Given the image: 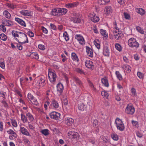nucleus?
Returning <instances> with one entry per match:
<instances>
[{"label":"nucleus","instance_id":"32","mask_svg":"<svg viewBox=\"0 0 146 146\" xmlns=\"http://www.w3.org/2000/svg\"><path fill=\"white\" fill-rule=\"evenodd\" d=\"M4 15L7 19H9L10 18L11 15L10 14L7 10H5L3 12Z\"/></svg>","mask_w":146,"mask_h":146},{"label":"nucleus","instance_id":"52","mask_svg":"<svg viewBox=\"0 0 146 146\" xmlns=\"http://www.w3.org/2000/svg\"><path fill=\"white\" fill-rule=\"evenodd\" d=\"M98 2L100 5H105L106 4L104 0H98Z\"/></svg>","mask_w":146,"mask_h":146},{"label":"nucleus","instance_id":"24","mask_svg":"<svg viewBox=\"0 0 146 146\" xmlns=\"http://www.w3.org/2000/svg\"><path fill=\"white\" fill-rule=\"evenodd\" d=\"M29 56L32 58H35L36 59H38V54L35 52L31 53Z\"/></svg>","mask_w":146,"mask_h":146},{"label":"nucleus","instance_id":"48","mask_svg":"<svg viewBox=\"0 0 146 146\" xmlns=\"http://www.w3.org/2000/svg\"><path fill=\"white\" fill-rule=\"evenodd\" d=\"M4 25H0V29L3 32L5 33L6 31V29Z\"/></svg>","mask_w":146,"mask_h":146},{"label":"nucleus","instance_id":"36","mask_svg":"<svg viewBox=\"0 0 146 146\" xmlns=\"http://www.w3.org/2000/svg\"><path fill=\"white\" fill-rule=\"evenodd\" d=\"M115 123L116 124V125H118L119 124H123V123L121 119L118 118H117L116 119Z\"/></svg>","mask_w":146,"mask_h":146},{"label":"nucleus","instance_id":"62","mask_svg":"<svg viewBox=\"0 0 146 146\" xmlns=\"http://www.w3.org/2000/svg\"><path fill=\"white\" fill-rule=\"evenodd\" d=\"M50 26L51 27V29L54 30H56V27L55 26V25L52 24L51 23L50 24Z\"/></svg>","mask_w":146,"mask_h":146},{"label":"nucleus","instance_id":"29","mask_svg":"<svg viewBox=\"0 0 146 146\" xmlns=\"http://www.w3.org/2000/svg\"><path fill=\"white\" fill-rule=\"evenodd\" d=\"M136 11L137 13L142 15H144L145 13V11L141 8H137Z\"/></svg>","mask_w":146,"mask_h":146},{"label":"nucleus","instance_id":"14","mask_svg":"<svg viewBox=\"0 0 146 146\" xmlns=\"http://www.w3.org/2000/svg\"><path fill=\"white\" fill-rule=\"evenodd\" d=\"M20 13L21 14L24 16H32V13L31 11L23 10L20 11Z\"/></svg>","mask_w":146,"mask_h":146},{"label":"nucleus","instance_id":"55","mask_svg":"<svg viewBox=\"0 0 146 146\" xmlns=\"http://www.w3.org/2000/svg\"><path fill=\"white\" fill-rule=\"evenodd\" d=\"M38 48L39 49L42 50H44L45 49V46L44 45L41 44L38 45Z\"/></svg>","mask_w":146,"mask_h":146},{"label":"nucleus","instance_id":"27","mask_svg":"<svg viewBox=\"0 0 146 146\" xmlns=\"http://www.w3.org/2000/svg\"><path fill=\"white\" fill-rule=\"evenodd\" d=\"M117 129L121 131H123L125 129V127L123 123L116 125Z\"/></svg>","mask_w":146,"mask_h":146},{"label":"nucleus","instance_id":"58","mask_svg":"<svg viewBox=\"0 0 146 146\" xmlns=\"http://www.w3.org/2000/svg\"><path fill=\"white\" fill-rule=\"evenodd\" d=\"M28 98L29 100L30 101H31L32 99L34 98V96L31 94H29L28 95Z\"/></svg>","mask_w":146,"mask_h":146},{"label":"nucleus","instance_id":"7","mask_svg":"<svg viewBox=\"0 0 146 146\" xmlns=\"http://www.w3.org/2000/svg\"><path fill=\"white\" fill-rule=\"evenodd\" d=\"M73 80L81 88L83 87L82 83L79 78L75 76L73 77Z\"/></svg>","mask_w":146,"mask_h":146},{"label":"nucleus","instance_id":"64","mask_svg":"<svg viewBox=\"0 0 146 146\" xmlns=\"http://www.w3.org/2000/svg\"><path fill=\"white\" fill-rule=\"evenodd\" d=\"M73 17H78L80 16V14L76 12H74L73 13Z\"/></svg>","mask_w":146,"mask_h":146},{"label":"nucleus","instance_id":"26","mask_svg":"<svg viewBox=\"0 0 146 146\" xmlns=\"http://www.w3.org/2000/svg\"><path fill=\"white\" fill-rule=\"evenodd\" d=\"M51 104L55 108H58L59 107V105L57 102L54 100H52Z\"/></svg>","mask_w":146,"mask_h":146},{"label":"nucleus","instance_id":"3","mask_svg":"<svg viewBox=\"0 0 146 146\" xmlns=\"http://www.w3.org/2000/svg\"><path fill=\"white\" fill-rule=\"evenodd\" d=\"M48 78L50 81L52 83L56 81V74L54 72L48 70Z\"/></svg>","mask_w":146,"mask_h":146},{"label":"nucleus","instance_id":"22","mask_svg":"<svg viewBox=\"0 0 146 146\" xmlns=\"http://www.w3.org/2000/svg\"><path fill=\"white\" fill-rule=\"evenodd\" d=\"M91 21L94 23L98 22L99 20V17L96 16V15H92V17H90Z\"/></svg>","mask_w":146,"mask_h":146},{"label":"nucleus","instance_id":"37","mask_svg":"<svg viewBox=\"0 0 146 146\" xmlns=\"http://www.w3.org/2000/svg\"><path fill=\"white\" fill-rule=\"evenodd\" d=\"M72 138L76 139V140L78 139L80 136L79 134L76 132H75L73 134Z\"/></svg>","mask_w":146,"mask_h":146},{"label":"nucleus","instance_id":"18","mask_svg":"<svg viewBox=\"0 0 146 146\" xmlns=\"http://www.w3.org/2000/svg\"><path fill=\"white\" fill-rule=\"evenodd\" d=\"M118 34L114 35L115 38L117 40H119L121 38V36L123 35L122 32L121 31H120V29H118Z\"/></svg>","mask_w":146,"mask_h":146},{"label":"nucleus","instance_id":"10","mask_svg":"<svg viewBox=\"0 0 146 146\" xmlns=\"http://www.w3.org/2000/svg\"><path fill=\"white\" fill-rule=\"evenodd\" d=\"M78 108L79 110L85 111L86 110L87 106L83 103H80L78 104Z\"/></svg>","mask_w":146,"mask_h":146},{"label":"nucleus","instance_id":"50","mask_svg":"<svg viewBox=\"0 0 146 146\" xmlns=\"http://www.w3.org/2000/svg\"><path fill=\"white\" fill-rule=\"evenodd\" d=\"M31 102L35 105L37 106L38 105V103L36 99L34 98L32 99L31 101Z\"/></svg>","mask_w":146,"mask_h":146},{"label":"nucleus","instance_id":"63","mask_svg":"<svg viewBox=\"0 0 146 146\" xmlns=\"http://www.w3.org/2000/svg\"><path fill=\"white\" fill-rule=\"evenodd\" d=\"M16 46H17V48L19 50H22L23 48L22 46L20 44H17Z\"/></svg>","mask_w":146,"mask_h":146},{"label":"nucleus","instance_id":"19","mask_svg":"<svg viewBox=\"0 0 146 146\" xmlns=\"http://www.w3.org/2000/svg\"><path fill=\"white\" fill-rule=\"evenodd\" d=\"M78 3L74 2L71 3L67 4L66 5V6L68 8H73L78 5Z\"/></svg>","mask_w":146,"mask_h":146},{"label":"nucleus","instance_id":"57","mask_svg":"<svg viewBox=\"0 0 146 146\" xmlns=\"http://www.w3.org/2000/svg\"><path fill=\"white\" fill-rule=\"evenodd\" d=\"M137 75L138 76L140 79L143 78V74L140 72H138L137 73Z\"/></svg>","mask_w":146,"mask_h":146},{"label":"nucleus","instance_id":"42","mask_svg":"<svg viewBox=\"0 0 146 146\" xmlns=\"http://www.w3.org/2000/svg\"><path fill=\"white\" fill-rule=\"evenodd\" d=\"M0 38L5 41L7 40V36L5 34L2 33L0 35Z\"/></svg>","mask_w":146,"mask_h":146},{"label":"nucleus","instance_id":"16","mask_svg":"<svg viewBox=\"0 0 146 146\" xmlns=\"http://www.w3.org/2000/svg\"><path fill=\"white\" fill-rule=\"evenodd\" d=\"M20 130L21 132L23 134L27 136H30L28 130L25 127H21Z\"/></svg>","mask_w":146,"mask_h":146},{"label":"nucleus","instance_id":"45","mask_svg":"<svg viewBox=\"0 0 146 146\" xmlns=\"http://www.w3.org/2000/svg\"><path fill=\"white\" fill-rule=\"evenodd\" d=\"M76 71L78 73L80 74H85V73L83 70L80 68H76Z\"/></svg>","mask_w":146,"mask_h":146},{"label":"nucleus","instance_id":"38","mask_svg":"<svg viewBox=\"0 0 146 146\" xmlns=\"http://www.w3.org/2000/svg\"><path fill=\"white\" fill-rule=\"evenodd\" d=\"M100 32L101 34L103 35L104 37L106 38L108 37V35L106 34V32L105 30L101 29L100 30Z\"/></svg>","mask_w":146,"mask_h":146},{"label":"nucleus","instance_id":"1","mask_svg":"<svg viewBox=\"0 0 146 146\" xmlns=\"http://www.w3.org/2000/svg\"><path fill=\"white\" fill-rule=\"evenodd\" d=\"M129 46L132 48H138L139 46V44L137 42L135 38H130L128 41Z\"/></svg>","mask_w":146,"mask_h":146},{"label":"nucleus","instance_id":"9","mask_svg":"<svg viewBox=\"0 0 146 146\" xmlns=\"http://www.w3.org/2000/svg\"><path fill=\"white\" fill-rule=\"evenodd\" d=\"M86 52L87 55L90 57L93 56V53L92 49L88 46H86Z\"/></svg>","mask_w":146,"mask_h":146},{"label":"nucleus","instance_id":"34","mask_svg":"<svg viewBox=\"0 0 146 146\" xmlns=\"http://www.w3.org/2000/svg\"><path fill=\"white\" fill-rule=\"evenodd\" d=\"M115 74L118 79L120 80H122L123 79L122 76L121 74L119 72L116 71L115 72Z\"/></svg>","mask_w":146,"mask_h":146},{"label":"nucleus","instance_id":"60","mask_svg":"<svg viewBox=\"0 0 146 146\" xmlns=\"http://www.w3.org/2000/svg\"><path fill=\"white\" fill-rule=\"evenodd\" d=\"M42 30V31L45 34H47L48 33V31L47 29L44 27H41Z\"/></svg>","mask_w":146,"mask_h":146},{"label":"nucleus","instance_id":"46","mask_svg":"<svg viewBox=\"0 0 146 146\" xmlns=\"http://www.w3.org/2000/svg\"><path fill=\"white\" fill-rule=\"evenodd\" d=\"M136 29L140 33L143 34L144 33V31L140 27L137 26L136 27Z\"/></svg>","mask_w":146,"mask_h":146},{"label":"nucleus","instance_id":"28","mask_svg":"<svg viewBox=\"0 0 146 146\" xmlns=\"http://www.w3.org/2000/svg\"><path fill=\"white\" fill-rule=\"evenodd\" d=\"M102 83L106 87H108L109 86V84L108 80L106 79L103 78L101 79Z\"/></svg>","mask_w":146,"mask_h":146},{"label":"nucleus","instance_id":"59","mask_svg":"<svg viewBox=\"0 0 146 146\" xmlns=\"http://www.w3.org/2000/svg\"><path fill=\"white\" fill-rule=\"evenodd\" d=\"M29 36L30 37H33L34 36V34L31 31H29L28 32Z\"/></svg>","mask_w":146,"mask_h":146},{"label":"nucleus","instance_id":"47","mask_svg":"<svg viewBox=\"0 0 146 146\" xmlns=\"http://www.w3.org/2000/svg\"><path fill=\"white\" fill-rule=\"evenodd\" d=\"M93 126L98 127V122L97 119L94 120L93 122Z\"/></svg>","mask_w":146,"mask_h":146},{"label":"nucleus","instance_id":"43","mask_svg":"<svg viewBox=\"0 0 146 146\" xmlns=\"http://www.w3.org/2000/svg\"><path fill=\"white\" fill-rule=\"evenodd\" d=\"M48 129H46L42 130L41 131V133L44 135L46 136L49 134L48 132Z\"/></svg>","mask_w":146,"mask_h":146},{"label":"nucleus","instance_id":"15","mask_svg":"<svg viewBox=\"0 0 146 146\" xmlns=\"http://www.w3.org/2000/svg\"><path fill=\"white\" fill-rule=\"evenodd\" d=\"M103 53L105 56H109L110 52L108 47L105 46L104 47Z\"/></svg>","mask_w":146,"mask_h":146},{"label":"nucleus","instance_id":"13","mask_svg":"<svg viewBox=\"0 0 146 146\" xmlns=\"http://www.w3.org/2000/svg\"><path fill=\"white\" fill-rule=\"evenodd\" d=\"M2 23L5 25L8 26H11L13 25V22L8 20H3Z\"/></svg>","mask_w":146,"mask_h":146},{"label":"nucleus","instance_id":"2","mask_svg":"<svg viewBox=\"0 0 146 146\" xmlns=\"http://www.w3.org/2000/svg\"><path fill=\"white\" fill-rule=\"evenodd\" d=\"M22 34L23 35H20L19 37L21 42H19V40H18L17 38H15V39L20 43L25 44L28 43L29 41L27 35L25 34Z\"/></svg>","mask_w":146,"mask_h":146},{"label":"nucleus","instance_id":"23","mask_svg":"<svg viewBox=\"0 0 146 146\" xmlns=\"http://www.w3.org/2000/svg\"><path fill=\"white\" fill-rule=\"evenodd\" d=\"M104 11L106 12L107 14H109L111 13L112 12V9L111 6H108L105 7Z\"/></svg>","mask_w":146,"mask_h":146},{"label":"nucleus","instance_id":"53","mask_svg":"<svg viewBox=\"0 0 146 146\" xmlns=\"http://www.w3.org/2000/svg\"><path fill=\"white\" fill-rule=\"evenodd\" d=\"M75 38L78 41H79L81 39H83V37L80 35H76L75 36Z\"/></svg>","mask_w":146,"mask_h":146},{"label":"nucleus","instance_id":"51","mask_svg":"<svg viewBox=\"0 0 146 146\" xmlns=\"http://www.w3.org/2000/svg\"><path fill=\"white\" fill-rule=\"evenodd\" d=\"M124 15L125 17V18L126 19H129L130 18V17L129 14L127 13L124 12Z\"/></svg>","mask_w":146,"mask_h":146},{"label":"nucleus","instance_id":"56","mask_svg":"<svg viewBox=\"0 0 146 146\" xmlns=\"http://www.w3.org/2000/svg\"><path fill=\"white\" fill-rule=\"evenodd\" d=\"M12 125L14 127H16L17 126V123L16 121L15 120H12L11 122Z\"/></svg>","mask_w":146,"mask_h":146},{"label":"nucleus","instance_id":"49","mask_svg":"<svg viewBox=\"0 0 146 146\" xmlns=\"http://www.w3.org/2000/svg\"><path fill=\"white\" fill-rule=\"evenodd\" d=\"M27 116L28 117L30 121H32L34 119L33 116L30 113H27Z\"/></svg>","mask_w":146,"mask_h":146},{"label":"nucleus","instance_id":"35","mask_svg":"<svg viewBox=\"0 0 146 146\" xmlns=\"http://www.w3.org/2000/svg\"><path fill=\"white\" fill-rule=\"evenodd\" d=\"M21 120L24 123H25L27 122V117L25 115L23 114H21Z\"/></svg>","mask_w":146,"mask_h":146},{"label":"nucleus","instance_id":"25","mask_svg":"<svg viewBox=\"0 0 146 146\" xmlns=\"http://www.w3.org/2000/svg\"><path fill=\"white\" fill-rule=\"evenodd\" d=\"M72 59L75 61L78 62L79 61V59L76 54L74 52L72 53Z\"/></svg>","mask_w":146,"mask_h":146},{"label":"nucleus","instance_id":"40","mask_svg":"<svg viewBox=\"0 0 146 146\" xmlns=\"http://www.w3.org/2000/svg\"><path fill=\"white\" fill-rule=\"evenodd\" d=\"M63 36L65 40L67 41L69 40L68 35V34L67 32L66 31L64 32L63 33Z\"/></svg>","mask_w":146,"mask_h":146},{"label":"nucleus","instance_id":"41","mask_svg":"<svg viewBox=\"0 0 146 146\" xmlns=\"http://www.w3.org/2000/svg\"><path fill=\"white\" fill-rule=\"evenodd\" d=\"M115 48L117 50L119 51H121L122 50L121 47V45L118 43H116L115 45Z\"/></svg>","mask_w":146,"mask_h":146},{"label":"nucleus","instance_id":"54","mask_svg":"<svg viewBox=\"0 0 146 146\" xmlns=\"http://www.w3.org/2000/svg\"><path fill=\"white\" fill-rule=\"evenodd\" d=\"M131 92L133 95L135 96L136 95V92L135 89L133 88H132L131 90Z\"/></svg>","mask_w":146,"mask_h":146},{"label":"nucleus","instance_id":"11","mask_svg":"<svg viewBox=\"0 0 146 146\" xmlns=\"http://www.w3.org/2000/svg\"><path fill=\"white\" fill-rule=\"evenodd\" d=\"M65 122L68 126H71L74 123V120L71 118H66Z\"/></svg>","mask_w":146,"mask_h":146},{"label":"nucleus","instance_id":"12","mask_svg":"<svg viewBox=\"0 0 146 146\" xmlns=\"http://www.w3.org/2000/svg\"><path fill=\"white\" fill-rule=\"evenodd\" d=\"M59 15H65L67 11V10L65 8H58V10Z\"/></svg>","mask_w":146,"mask_h":146},{"label":"nucleus","instance_id":"61","mask_svg":"<svg viewBox=\"0 0 146 146\" xmlns=\"http://www.w3.org/2000/svg\"><path fill=\"white\" fill-rule=\"evenodd\" d=\"M2 103L3 104L4 107L6 108H7L8 107V105L5 101H2Z\"/></svg>","mask_w":146,"mask_h":146},{"label":"nucleus","instance_id":"17","mask_svg":"<svg viewBox=\"0 0 146 146\" xmlns=\"http://www.w3.org/2000/svg\"><path fill=\"white\" fill-rule=\"evenodd\" d=\"M15 20L18 23H19L21 26L24 27H25L26 26L25 23L22 20L18 18H15Z\"/></svg>","mask_w":146,"mask_h":146},{"label":"nucleus","instance_id":"44","mask_svg":"<svg viewBox=\"0 0 146 146\" xmlns=\"http://www.w3.org/2000/svg\"><path fill=\"white\" fill-rule=\"evenodd\" d=\"M102 95L104 98H107L108 96V93L105 91H102L101 92Z\"/></svg>","mask_w":146,"mask_h":146},{"label":"nucleus","instance_id":"5","mask_svg":"<svg viewBox=\"0 0 146 146\" xmlns=\"http://www.w3.org/2000/svg\"><path fill=\"white\" fill-rule=\"evenodd\" d=\"M50 117L54 119H59L60 118V114L56 111H52L49 114Z\"/></svg>","mask_w":146,"mask_h":146},{"label":"nucleus","instance_id":"20","mask_svg":"<svg viewBox=\"0 0 146 146\" xmlns=\"http://www.w3.org/2000/svg\"><path fill=\"white\" fill-rule=\"evenodd\" d=\"M124 72L129 73L131 71V67L128 65H124L123 66Z\"/></svg>","mask_w":146,"mask_h":146},{"label":"nucleus","instance_id":"33","mask_svg":"<svg viewBox=\"0 0 146 146\" xmlns=\"http://www.w3.org/2000/svg\"><path fill=\"white\" fill-rule=\"evenodd\" d=\"M72 20L74 23H80L81 20L78 17H72Z\"/></svg>","mask_w":146,"mask_h":146},{"label":"nucleus","instance_id":"4","mask_svg":"<svg viewBox=\"0 0 146 146\" xmlns=\"http://www.w3.org/2000/svg\"><path fill=\"white\" fill-rule=\"evenodd\" d=\"M125 111L126 112L127 114L132 115L135 112V109L132 105L128 104L127 105Z\"/></svg>","mask_w":146,"mask_h":146},{"label":"nucleus","instance_id":"8","mask_svg":"<svg viewBox=\"0 0 146 146\" xmlns=\"http://www.w3.org/2000/svg\"><path fill=\"white\" fill-rule=\"evenodd\" d=\"M85 64L86 67L88 68L92 69L94 68L93 62L90 60H86L85 62Z\"/></svg>","mask_w":146,"mask_h":146},{"label":"nucleus","instance_id":"39","mask_svg":"<svg viewBox=\"0 0 146 146\" xmlns=\"http://www.w3.org/2000/svg\"><path fill=\"white\" fill-rule=\"evenodd\" d=\"M112 139L114 140L117 141L119 139L118 135L115 134H112L111 135Z\"/></svg>","mask_w":146,"mask_h":146},{"label":"nucleus","instance_id":"6","mask_svg":"<svg viewBox=\"0 0 146 146\" xmlns=\"http://www.w3.org/2000/svg\"><path fill=\"white\" fill-rule=\"evenodd\" d=\"M57 91L58 92L59 95L61 94L64 89L63 84L60 82L58 83L56 86Z\"/></svg>","mask_w":146,"mask_h":146},{"label":"nucleus","instance_id":"30","mask_svg":"<svg viewBox=\"0 0 146 146\" xmlns=\"http://www.w3.org/2000/svg\"><path fill=\"white\" fill-rule=\"evenodd\" d=\"M94 43L96 47L99 49L100 48V42L98 40H96L94 41Z\"/></svg>","mask_w":146,"mask_h":146},{"label":"nucleus","instance_id":"31","mask_svg":"<svg viewBox=\"0 0 146 146\" xmlns=\"http://www.w3.org/2000/svg\"><path fill=\"white\" fill-rule=\"evenodd\" d=\"M88 82L89 85V86L94 91H96V88L94 86V85L92 82L90 80H88Z\"/></svg>","mask_w":146,"mask_h":146},{"label":"nucleus","instance_id":"21","mask_svg":"<svg viewBox=\"0 0 146 146\" xmlns=\"http://www.w3.org/2000/svg\"><path fill=\"white\" fill-rule=\"evenodd\" d=\"M58 8L53 9L50 12V14L53 16H56L58 15Z\"/></svg>","mask_w":146,"mask_h":146}]
</instances>
